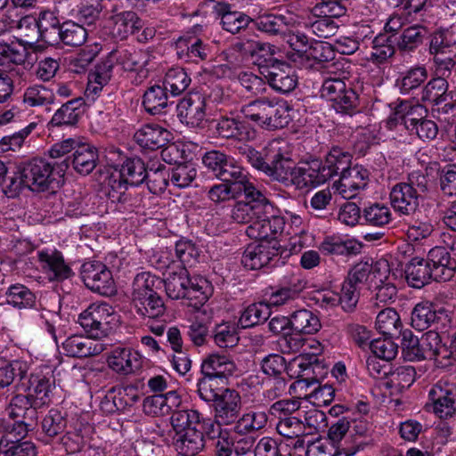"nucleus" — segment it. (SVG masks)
<instances>
[{
    "label": "nucleus",
    "mask_w": 456,
    "mask_h": 456,
    "mask_svg": "<svg viewBox=\"0 0 456 456\" xmlns=\"http://www.w3.org/2000/svg\"><path fill=\"white\" fill-rule=\"evenodd\" d=\"M204 167L220 180L244 179L248 173L221 151H207L202 157Z\"/></svg>",
    "instance_id": "13"
},
{
    "label": "nucleus",
    "mask_w": 456,
    "mask_h": 456,
    "mask_svg": "<svg viewBox=\"0 0 456 456\" xmlns=\"http://www.w3.org/2000/svg\"><path fill=\"white\" fill-rule=\"evenodd\" d=\"M112 51L117 64L126 71H141L151 59L149 52L134 46L118 47Z\"/></svg>",
    "instance_id": "31"
},
{
    "label": "nucleus",
    "mask_w": 456,
    "mask_h": 456,
    "mask_svg": "<svg viewBox=\"0 0 456 456\" xmlns=\"http://www.w3.org/2000/svg\"><path fill=\"white\" fill-rule=\"evenodd\" d=\"M216 134L223 139L237 141L248 140L250 132L248 126L238 118L229 116H221L212 120Z\"/></svg>",
    "instance_id": "32"
},
{
    "label": "nucleus",
    "mask_w": 456,
    "mask_h": 456,
    "mask_svg": "<svg viewBox=\"0 0 456 456\" xmlns=\"http://www.w3.org/2000/svg\"><path fill=\"white\" fill-rule=\"evenodd\" d=\"M290 328L300 334H314L321 328L317 315L306 309L295 311L289 318Z\"/></svg>",
    "instance_id": "46"
},
{
    "label": "nucleus",
    "mask_w": 456,
    "mask_h": 456,
    "mask_svg": "<svg viewBox=\"0 0 456 456\" xmlns=\"http://www.w3.org/2000/svg\"><path fill=\"white\" fill-rule=\"evenodd\" d=\"M401 346L405 358L411 362L437 360L443 352H447L439 333L435 330H429L419 338L411 330H405L402 333Z\"/></svg>",
    "instance_id": "6"
},
{
    "label": "nucleus",
    "mask_w": 456,
    "mask_h": 456,
    "mask_svg": "<svg viewBox=\"0 0 456 456\" xmlns=\"http://www.w3.org/2000/svg\"><path fill=\"white\" fill-rule=\"evenodd\" d=\"M445 313L446 311L443 308L436 311L429 302H420L414 306L411 312V325L420 331L427 330L438 322L442 315H446Z\"/></svg>",
    "instance_id": "38"
},
{
    "label": "nucleus",
    "mask_w": 456,
    "mask_h": 456,
    "mask_svg": "<svg viewBox=\"0 0 456 456\" xmlns=\"http://www.w3.org/2000/svg\"><path fill=\"white\" fill-rule=\"evenodd\" d=\"M216 11L221 17L220 24L223 28L232 34H237L241 29H245L253 20L244 13L230 11V5L225 4H218Z\"/></svg>",
    "instance_id": "41"
},
{
    "label": "nucleus",
    "mask_w": 456,
    "mask_h": 456,
    "mask_svg": "<svg viewBox=\"0 0 456 456\" xmlns=\"http://www.w3.org/2000/svg\"><path fill=\"white\" fill-rule=\"evenodd\" d=\"M191 84V77L182 68L170 69L163 81L164 86L171 95L176 96L183 93Z\"/></svg>",
    "instance_id": "61"
},
{
    "label": "nucleus",
    "mask_w": 456,
    "mask_h": 456,
    "mask_svg": "<svg viewBox=\"0 0 456 456\" xmlns=\"http://www.w3.org/2000/svg\"><path fill=\"white\" fill-rule=\"evenodd\" d=\"M171 133L157 124H147L137 130L134 139L142 148L155 151L166 146Z\"/></svg>",
    "instance_id": "28"
},
{
    "label": "nucleus",
    "mask_w": 456,
    "mask_h": 456,
    "mask_svg": "<svg viewBox=\"0 0 456 456\" xmlns=\"http://www.w3.org/2000/svg\"><path fill=\"white\" fill-rule=\"evenodd\" d=\"M67 171V165L56 161L50 163L45 159L34 158L16 166L18 196L23 188L41 192L53 189L54 181L62 178Z\"/></svg>",
    "instance_id": "2"
},
{
    "label": "nucleus",
    "mask_w": 456,
    "mask_h": 456,
    "mask_svg": "<svg viewBox=\"0 0 456 456\" xmlns=\"http://www.w3.org/2000/svg\"><path fill=\"white\" fill-rule=\"evenodd\" d=\"M236 370V364L228 354H208L201 363L200 371L204 376L213 379H224Z\"/></svg>",
    "instance_id": "29"
},
{
    "label": "nucleus",
    "mask_w": 456,
    "mask_h": 456,
    "mask_svg": "<svg viewBox=\"0 0 456 456\" xmlns=\"http://www.w3.org/2000/svg\"><path fill=\"white\" fill-rule=\"evenodd\" d=\"M109 367L118 374L127 375L141 367V357L137 352L128 348H115L107 359Z\"/></svg>",
    "instance_id": "35"
},
{
    "label": "nucleus",
    "mask_w": 456,
    "mask_h": 456,
    "mask_svg": "<svg viewBox=\"0 0 456 456\" xmlns=\"http://www.w3.org/2000/svg\"><path fill=\"white\" fill-rule=\"evenodd\" d=\"M420 101L434 106H442L444 113L456 110V91H449V83L444 77L431 78L421 89Z\"/></svg>",
    "instance_id": "11"
},
{
    "label": "nucleus",
    "mask_w": 456,
    "mask_h": 456,
    "mask_svg": "<svg viewBox=\"0 0 456 456\" xmlns=\"http://www.w3.org/2000/svg\"><path fill=\"white\" fill-rule=\"evenodd\" d=\"M178 456H195L205 447L204 435L197 428H187L175 443Z\"/></svg>",
    "instance_id": "42"
},
{
    "label": "nucleus",
    "mask_w": 456,
    "mask_h": 456,
    "mask_svg": "<svg viewBox=\"0 0 456 456\" xmlns=\"http://www.w3.org/2000/svg\"><path fill=\"white\" fill-rule=\"evenodd\" d=\"M252 197L249 205L240 204L235 209V223L246 224L252 221V218H262V221L267 218L268 225L275 239L284 229V218L276 214L277 209L262 191L258 190L255 197L254 195Z\"/></svg>",
    "instance_id": "5"
},
{
    "label": "nucleus",
    "mask_w": 456,
    "mask_h": 456,
    "mask_svg": "<svg viewBox=\"0 0 456 456\" xmlns=\"http://www.w3.org/2000/svg\"><path fill=\"white\" fill-rule=\"evenodd\" d=\"M271 311L269 305L265 303H255L248 305L241 313L238 322L242 329H248L265 322L269 319Z\"/></svg>",
    "instance_id": "52"
},
{
    "label": "nucleus",
    "mask_w": 456,
    "mask_h": 456,
    "mask_svg": "<svg viewBox=\"0 0 456 456\" xmlns=\"http://www.w3.org/2000/svg\"><path fill=\"white\" fill-rule=\"evenodd\" d=\"M279 250L268 244L248 245L241 257V264L248 269L258 270L274 267L280 262Z\"/></svg>",
    "instance_id": "18"
},
{
    "label": "nucleus",
    "mask_w": 456,
    "mask_h": 456,
    "mask_svg": "<svg viewBox=\"0 0 456 456\" xmlns=\"http://www.w3.org/2000/svg\"><path fill=\"white\" fill-rule=\"evenodd\" d=\"M331 179L330 171L320 159L310 157L302 161L294 173V184L297 188L317 186Z\"/></svg>",
    "instance_id": "16"
},
{
    "label": "nucleus",
    "mask_w": 456,
    "mask_h": 456,
    "mask_svg": "<svg viewBox=\"0 0 456 456\" xmlns=\"http://www.w3.org/2000/svg\"><path fill=\"white\" fill-rule=\"evenodd\" d=\"M163 280L150 273H138L133 282L132 297L145 298L146 295L156 294L161 288Z\"/></svg>",
    "instance_id": "53"
},
{
    "label": "nucleus",
    "mask_w": 456,
    "mask_h": 456,
    "mask_svg": "<svg viewBox=\"0 0 456 456\" xmlns=\"http://www.w3.org/2000/svg\"><path fill=\"white\" fill-rule=\"evenodd\" d=\"M175 256L182 265V268L194 265L200 257V249L191 240L181 239L175 242Z\"/></svg>",
    "instance_id": "62"
},
{
    "label": "nucleus",
    "mask_w": 456,
    "mask_h": 456,
    "mask_svg": "<svg viewBox=\"0 0 456 456\" xmlns=\"http://www.w3.org/2000/svg\"><path fill=\"white\" fill-rule=\"evenodd\" d=\"M119 180H115L112 188L121 189L125 185L139 186L145 182L147 168L143 160L138 157L126 158L120 165Z\"/></svg>",
    "instance_id": "24"
},
{
    "label": "nucleus",
    "mask_w": 456,
    "mask_h": 456,
    "mask_svg": "<svg viewBox=\"0 0 456 456\" xmlns=\"http://www.w3.org/2000/svg\"><path fill=\"white\" fill-rule=\"evenodd\" d=\"M268 85L277 93L289 94L297 86V76L294 69L285 61H277L261 71Z\"/></svg>",
    "instance_id": "17"
},
{
    "label": "nucleus",
    "mask_w": 456,
    "mask_h": 456,
    "mask_svg": "<svg viewBox=\"0 0 456 456\" xmlns=\"http://www.w3.org/2000/svg\"><path fill=\"white\" fill-rule=\"evenodd\" d=\"M212 406L216 421L225 426L231 425L239 417L241 408V398L236 390L226 388Z\"/></svg>",
    "instance_id": "20"
},
{
    "label": "nucleus",
    "mask_w": 456,
    "mask_h": 456,
    "mask_svg": "<svg viewBox=\"0 0 456 456\" xmlns=\"http://www.w3.org/2000/svg\"><path fill=\"white\" fill-rule=\"evenodd\" d=\"M376 328L383 335L395 337L401 335L402 322L397 312L393 308H385L381 310L376 318Z\"/></svg>",
    "instance_id": "50"
},
{
    "label": "nucleus",
    "mask_w": 456,
    "mask_h": 456,
    "mask_svg": "<svg viewBox=\"0 0 456 456\" xmlns=\"http://www.w3.org/2000/svg\"><path fill=\"white\" fill-rule=\"evenodd\" d=\"M167 295L172 299L184 298L187 286L190 285V276L186 268L169 273L163 281Z\"/></svg>",
    "instance_id": "47"
},
{
    "label": "nucleus",
    "mask_w": 456,
    "mask_h": 456,
    "mask_svg": "<svg viewBox=\"0 0 456 456\" xmlns=\"http://www.w3.org/2000/svg\"><path fill=\"white\" fill-rule=\"evenodd\" d=\"M142 105L151 115L163 113L168 106L167 89L164 85L150 86L143 94Z\"/></svg>",
    "instance_id": "44"
},
{
    "label": "nucleus",
    "mask_w": 456,
    "mask_h": 456,
    "mask_svg": "<svg viewBox=\"0 0 456 456\" xmlns=\"http://www.w3.org/2000/svg\"><path fill=\"white\" fill-rule=\"evenodd\" d=\"M60 37V44L62 43L68 46L77 47L86 42L87 32L82 25L67 20L62 22Z\"/></svg>",
    "instance_id": "56"
},
{
    "label": "nucleus",
    "mask_w": 456,
    "mask_h": 456,
    "mask_svg": "<svg viewBox=\"0 0 456 456\" xmlns=\"http://www.w3.org/2000/svg\"><path fill=\"white\" fill-rule=\"evenodd\" d=\"M212 287L209 281L203 277H190V285L187 286L184 298L196 300V305H204L209 298Z\"/></svg>",
    "instance_id": "63"
},
{
    "label": "nucleus",
    "mask_w": 456,
    "mask_h": 456,
    "mask_svg": "<svg viewBox=\"0 0 456 456\" xmlns=\"http://www.w3.org/2000/svg\"><path fill=\"white\" fill-rule=\"evenodd\" d=\"M395 38L394 36L379 34L372 40L370 61L376 64H383L394 56Z\"/></svg>",
    "instance_id": "49"
},
{
    "label": "nucleus",
    "mask_w": 456,
    "mask_h": 456,
    "mask_svg": "<svg viewBox=\"0 0 456 456\" xmlns=\"http://www.w3.org/2000/svg\"><path fill=\"white\" fill-rule=\"evenodd\" d=\"M428 33V28L421 25H413L406 28L402 32L397 45L401 51L412 52L420 46Z\"/></svg>",
    "instance_id": "54"
},
{
    "label": "nucleus",
    "mask_w": 456,
    "mask_h": 456,
    "mask_svg": "<svg viewBox=\"0 0 456 456\" xmlns=\"http://www.w3.org/2000/svg\"><path fill=\"white\" fill-rule=\"evenodd\" d=\"M456 51V37L454 32L448 28H438L429 36V55L438 53H449Z\"/></svg>",
    "instance_id": "43"
},
{
    "label": "nucleus",
    "mask_w": 456,
    "mask_h": 456,
    "mask_svg": "<svg viewBox=\"0 0 456 456\" xmlns=\"http://www.w3.org/2000/svg\"><path fill=\"white\" fill-rule=\"evenodd\" d=\"M224 183L212 186L208 191V198L215 203H219L229 200L230 198H235L238 195L243 193L244 200H238L233 205L231 210V218L235 222V209L238 208L240 204L249 205L252 201V195H256L258 191V188L250 182L249 178L245 176L244 179H231L222 180Z\"/></svg>",
    "instance_id": "9"
},
{
    "label": "nucleus",
    "mask_w": 456,
    "mask_h": 456,
    "mask_svg": "<svg viewBox=\"0 0 456 456\" xmlns=\"http://www.w3.org/2000/svg\"><path fill=\"white\" fill-rule=\"evenodd\" d=\"M177 118L183 125L199 128L206 118L205 98L199 93H190L176 105Z\"/></svg>",
    "instance_id": "15"
},
{
    "label": "nucleus",
    "mask_w": 456,
    "mask_h": 456,
    "mask_svg": "<svg viewBox=\"0 0 456 456\" xmlns=\"http://www.w3.org/2000/svg\"><path fill=\"white\" fill-rule=\"evenodd\" d=\"M252 24L263 33L283 37L294 28L295 20L289 14L264 13L253 19Z\"/></svg>",
    "instance_id": "23"
},
{
    "label": "nucleus",
    "mask_w": 456,
    "mask_h": 456,
    "mask_svg": "<svg viewBox=\"0 0 456 456\" xmlns=\"http://www.w3.org/2000/svg\"><path fill=\"white\" fill-rule=\"evenodd\" d=\"M323 255L352 256L361 252L362 244L353 240H343L339 237L327 236L319 246Z\"/></svg>",
    "instance_id": "40"
},
{
    "label": "nucleus",
    "mask_w": 456,
    "mask_h": 456,
    "mask_svg": "<svg viewBox=\"0 0 456 456\" xmlns=\"http://www.w3.org/2000/svg\"><path fill=\"white\" fill-rule=\"evenodd\" d=\"M66 428V415L57 409L49 410L41 421L43 433L50 438L61 435Z\"/></svg>",
    "instance_id": "59"
},
{
    "label": "nucleus",
    "mask_w": 456,
    "mask_h": 456,
    "mask_svg": "<svg viewBox=\"0 0 456 456\" xmlns=\"http://www.w3.org/2000/svg\"><path fill=\"white\" fill-rule=\"evenodd\" d=\"M38 27V17L35 18L30 15L22 17L17 25L18 43L33 48L40 41Z\"/></svg>",
    "instance_id": "48"
},
{
    "label": "nucleus",
    "mask_w": 456,
    "mask_h": 456,
    "mask_svg": "<svg viewBox=\"0 0 456 456\" xmlns=\"http://www.w3.org/2000/svg\"><path fill=\"white\" fill-rule=\"evenodd\" d=\"M28 371V364L26 361L0 357V398L5 396L16 379L20 383L27 379Z\"/></svg>",
    "instance_id": "27"
},
{
    "label": "nucleus",
    "mask_w": 456,
    "mask_h": 456,
    "mask_svg": "<svg viewBox=\"0 0 456 456\" xmlns=\"http://www.w3.org/2000/svg\"><path fill=\"white\" fill-rule=\"evenodd\" d=\"M84 104L81 97L67 102L56 110L49 124L53 126H75L82 114L81 107Z\"/></svg>",
    "instance_id": "39"
},
{
    "label": "nucleus",
    "mask_w": 456,
    "mask_h": 456,
    "mask_svg": "<svg viewBox=\"0 0 456 456\" xmlns=\"http://www.w3.org/2000/svg\"><path fill=\"white\" fill-rule=\"evenodd\" d=\"M40 41L49 45H60V34L62 28L58 16L51 11H43L38 14Z\"/></svg>",
    "instance_id": "37"
},
{
    "label": "nucleus",
    "mask_w": 456,
    "mask_h": 456,
    "mask_svg": "<svg viewBox=\"0 0 456 456\" xmlns=\"http://www.w3.org/2000/svg\"><path fill=\"white\" fill-rule=\"evenodd\" d=\"M434 413L440 419H449L456 413V386L438 381L428 393Z\"/></svg>",
    "instance_id": "14"
},
{
    "label": "nucleus",
    "mask_w": 456,
    "mask_h": 456,
    "mask_svg": "<svg viewBox=\"0 0 456 456\" xmlns=\"http://www.w3.org/2000/svg\"><path fill=\"white\" fill-rule=\"evenodd\" d=\"M455 266V261L444 247H435L429 250L427 259L411 258L405 265L404 277L410 287L421 289L431 281H450L454 275Z\"/></svg>",
    "instance_id": "1"
},
{
    "label": "nucleus",
    "mask_w": 456,
    "mask_h": 456,
    "mask_svg": "<svg viewBox=\"0 0 456 456\" xmlns=\"http://www.w3.org/2000/svg\"><path fill=\"white\" fill-rule=\"evenodd\" d=\"M112 35L120 39H126L142 28V20L133 11H124L110 16Z\"/></svg>",
    "instance_id": "36"
},
{
    "label": "nucleus",
    "mask_w": 456,
    "mask_h": 456,
    "mask_svg": "<svg viewBox=\"0 0 456 456\" xmlns=\"http://www.w3.org/2000/svg\"><path fill=\"white\" fill-rule=\"evenodd\" d=\"M236 420L234 431L240 435H246L263 428L267 422V415L264 411H250Z\"/></svg>",
    "instance_id": "55"
},
{
    "label": "nucleus",
    "mask_w": 456,
    "mask_h": 456,
    "mask_svg": "<svg viewBox=\"0 0 456 456\" xmlns=\"http://www.w3.org/2000/svg\"><path fill=\"white\" fill-rule=\"evenodd\" d=\"M390 201L395 210L404 215H410L418 208L419 199L412 187L405 182L394 185L390 191Z\"/></svg>",
    "instance_id": "33"
},
{
    "label": "nucleus",
    "mask_w": 456,
    "mask_h": 456,
    "mask_svg": "<svg viewBox=\"0 0 456 456\" xmlns=\"http://www.w3.org/2000/svg\"><path fill=\"white\" fill-rule=\"evenodd\" d=\"M116 315L112 307L106 304H92L83 311L77 322L91 338L100 339L113 330Z\"/></svg>",
    "instance_id": "7"
},
{
    "label": "nucleus",
    "mask_w": 456,
    "mask_h": 456,
    "mask_svg": "<svg viewBox=\"0 0 456 456\" xmlns=\"http://www.w3.org/2000/svg\"><path fill=\"white\" fill-rule=\"evenodd\" d=\"M290 110L289 104L285 100L260 97L241 106L240 111L245 118L262 128L276 130L289 124Z\"/></svg>",
    "instance_id": "3"
},
{
    "label": "nucleus",
    "mask_w": 456,
    "mask_h": 456,
    "mask_svg": "<svg viewBox=\"0 0 456 456\" xmlns=\"http://www.w3.org/2000/svg\"><path fill=\"white\" fill-rule=\"evenodd\" d=\"M99 159L97 149L89 143H80L76 151L61 162L72 167L81 175H87L96 167Z\"/></svg>",
    "instance_id": "22"
},
{
    "label": "nucleus",
    "mask_w": 456,
    "mask_h": 456,
    "mask_svg": "<svg viewBox=\"0 0 456 456\" xmlns=\"http://www.w3.org/2000/svg\"><path fill=\"white\" fill-rule=\"evenodd\" d=\"M37 257L51 281H61L72 276L71 268L65 263L62 253L57 249L38 251Z\"/></svg>",
    "instance_id": "25"
},
{
    "label": "nucleus",
    "mask_w": 456,
    "mask_h": 456,
    "mask_svg": "<svg viewBox=\"0 0 456 456\" xmlns=\"http://www.w3.org/2000/svg\"><path fill=\"white\" fill-rule=\"evenodd\" d=\"M266 168L265 174L271 180L286 183L289 177L294 183V173L297 167L281 141H272L265 146Z\"/></svg>",
    "instance_id": "8"
},
{
    "label": "nucleus",
    "mask_w": 456,
    "mask_h": 456,
    "mask_svg": "<svg viewBox=\"0 0 456 456\" xmlns=\"http://www.w3.org/2000/svg\"><path fill=\"white\" fill-rule=\"evenodd\" d=\"M352 155L339 146H332L325 156L324 165L331 178L344 173L351 165Z\"/></svg>",
    "instance_id": "51"
},
{
    "label": "nucleus",
    "mask_w": 456,
    "mask_h": 456,
    "mask_svg": "<svg viewBox=\"0 0 456 456\" xmlns=\"http://www.w3.org/2000/svg\"><path fill=\"white\" fill-rule=\"evenodd\" d=\"M1 456H37L35 444L30 441L0 439Z\"/></svg>",
    "instance_id": "64"
},
{
    "label": "nucleus",
    "mask_w": 456,
    "mask_h": 456,
    "mask_svg": "<svg viewBox=\"0 0 456 456\" xmlns=\"http://www.w3.org/2000/svg\"><path fill=\"white\" fill-rule=\"evenodd\" d=\"M21 389L33 397L41 406L50 403L53 390L55 388L53 376L42 372H32L20 384Z\"/></svg>",
    "instance_id": "19"
},
{
    "label": "nucleus",
    "mask_w": 456,
    "mask_h": 456,
    "mask_svg": "<svg viewBox=\"0 0 456 456\" xmlns=\"http://www.w3.org/2000/svg\"><path fill=\"white\" fill-rule=\"evenodd\" d=\"M428 69L424 66H415L406 70L397 85L402 94H410L419 88L428 78Z\"/></svg>",
    "instance_id": "58"
},
{
    "label": "nucleus",
    "mask_w": 456,
    "mask_h": 456,
    "mask_svg": "<svg viewBox=\"0 0 456 456\" xmlns=\"http://www.w3.org/2000/svg\"><path fill=\"white\" fill-rule=\"evenodd\" d=\"M66 354L71 357L86 358L101 354L105 345L94 338L74 335L69 337L62 344Z\"/></svg>",
    "instance_id": "26"
},
{
    "label": "nucleus",
    "mask_w": 456,
    "mask_h": 456,
    "mask_svg": "<svg viewBox=\"0 0 456 456\" xmlns=\"http://www.w3.org/2000/svg\"><path fill=\"white\" fill-rule=\"evenodd\" d=\"M368 177V170L362 166L349 167L340 175L337 191L344 199H354L366 187Z\"/></svg>",
    "instance_id": "21"
},
{
    "label": "nucleus",
    "mask_w": 456,
    "mask_h": 456,
    "mask_svg": "<svg viewBox=\"0 0 456 456\" xmlns=\"http://www.w3.org/2000/svg\"><path fill=\"white\" fill-rule=\"evenodd\" d=\"M41 407L28 393L17 394L10 400L7 412L12 419H20L37 424V409Z\"/></svg>",
    "instance_id": "30"
},
{
    "label": "nucleus",
    "mask_w": 456,
    "mask_h": 456,
    "mask_svg": "<svg viewBox=\"0 0 456 456\" xmlns=\"http://www.w3.org/2000/svg\"><path fill=\"white\" fill-rule=\"evenodd\" d=\"M132 304L136 314L142 317L154 319L165 313V305L159 293H150L145 296V298L132 297Z\"/></svg>",
    "instance_id": "45"
},
{
    "label": "nucleus",
    "mask_w": 456,
    "mask_h": 456,
    "mask_svg": "<svg viewBox=\"0 0 456 456\" xmlns=\"http://www.w3.org/2000/svg\"><path fill=\"white\" fill-rule=\"evenodd\" d=\"M428 110L422 104L401 102L393 112L390 122L403 126L411 135L422 141H432L438 134L437 124L427 118Z\"/></svg>",
    "instance_id": "4"
},
{
    "label": "nucleus",
    "mask_w": 456,
    "mask_h": 456,
    "mask_svg": "<svg viewBox=\"0 0 456 456\" xmlns=\"http://www.w3.org/2000/svg\"><path fill=\"white\" fill-rule=\"evenodd\" d=\"M8 304L18 308L32 307L36 303L35 294L22 284H13L5 292Z\"/></svg>",
    "instance_id": "60"
},
{
    "label": "nucleus",
    "mask_w": 456,
    "mask_h": 456,
    "mask_svg": "<svg viewBox=\"0 0 456 456\" xmlns=\"http://www.w3.org/2000/svg\"><path fill=\"white\" fill-rule=\"evenodd\" d=\"M80 275L84 284L90 290L102 296L110 297L117 291L111 272L102 262L83 264Z\"/></svg>",
    "instance_id": "10"
},
{
    "label": "nucleus",
    "mask_w": 456,
    "mask_h": 456,
    "mask_svg": "<svg viewBox=\"0 0 456 456\" xmlns=\"http://www.w3.org/2000/svg\"><path fill=\"white\" fill-rule=\"evenodd\" d=\"M299 371L297 383L301 388H310L319 384V370L322 368L319 359L314 354L300 355L293 360Z\"/></svg>",
    "instance_id": "34"
},
{
    "label": "nucleus",
    "mask_w": 456,
    "mask_h": 456,
    "mask_svg": "<svg viewBox=\"0 0 456 456\" xmlns=\"http://www.w3.org/2000/svg\"><path fill=\"white\" fill-rule=\"evenodd\" d=\"M36 425V423H30L20 419H13L11 422L2 418V436L0 439L23 441Z\"/></svg>",
    "instance_id": "57"
},
{
    "label": "nucleus",
    "mask_w": 456,
    "mask_h": 456,
    "mask_svg": "<svg viewBox=\"0 0 456 456\" xmlns=\"http://www.w3.org/2000/svg\"><path fill=\"white\" fill-rule=\"evenodd\" d=\"M232 51L249 58L264 70L278 60L274 58L276 46L256 38H242L232 45Z\"/></svg>",
    "instance_id": "12"
}]
</instances>
